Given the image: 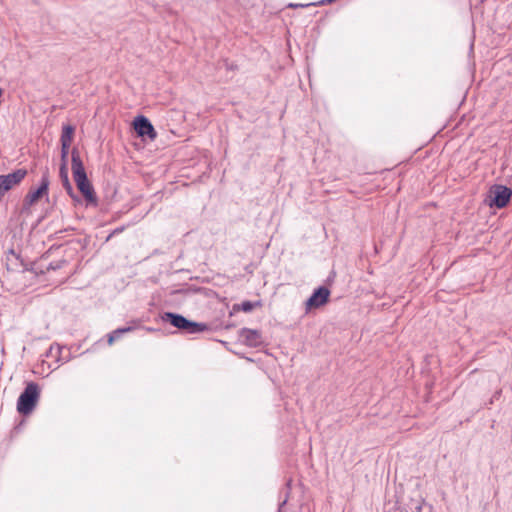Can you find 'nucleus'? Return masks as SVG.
I'll use <instances>...</instances> for the list:
<instances>
[{
    "instance_id": "1",
    "label": "nucleus",
    "mask_w": 512,
    "mask_h": 512,
    "mask_svg": "<svg viewBox=\"0 0 512 512\" xmlns=\"http://www.w3.org/2000/svg\"><path fill=\"white\" fill-rule=\"evenodd\" d=\"M72 173L76 182L77 188L85 197L88 202H95V194L92 185L90 184L87 174L81 160L77 148H73L71 152Z\"/></svg>"
},
{
    "instance_id": "2",
    "label": "nucleus",
    "mask_w": 512,
    "mask_h": 512,
    "mask_svg": "<svg viewBox=\"0 0 512 512\" xmlns=\"http://www.w3.org/2000/svg\"><path fill=\"white\" fill-rule=\"evenodd\" d=\"M162 320L187 334H198L209 330L206 323L194 322L173 312H165L162 315Z\"/></svg>"
},
{
    "instance_id": "3",
    "label": "nucleus",
    "mask_w": 512,
    "mask_h": 512,
    "mask_svg": "<svg viewBox=\"0 0 512 512\" xmlns=\"http://www.w3.org/2000/svg\"><path fill=\"white\" fill-rule=\"evenodd\" d=\"M40 397V389L37 383L29 382L17 400V410L22 415H29Z\"/></svg>"
},
{
    "instance_id": "4",
    "label": "nucleus",
    "mask_w": 512,
    "mask_h": 512,
    "mask_svg": "<svg viewBox=\"0 0 512 512\" xmlns=\"http://www.w3.org/2000/svg\"><path fill=\"white\" fill-rule=\"evenodd\" d=\"M511 196V189L503 185H495L490 190L491 199L488 204L490 207L503 208L509 203Z\"/></svg>"
},
{
    "instance_id": "5",
    "label": "nucleus",
    "mask_w": 512,
    "mask_h": 512,
    "mask_svg": "<svg viewBox=\"0 0 512 512\" xmlns=\"http://www.w3.org/2000/svg\"><path fill=\"white\" fill-rule=\"evenodd\" d=\"M26 174L27 171L25 169H17L12 173L0 175V201L7 191L18 185L25 178Z\"/></svg>"
},
{
    "instance_id": "6",
    "label": "nucleus",
    "mask_w": 512,
    "mask_h": 512,
    "mask_svg": "<svg viewBox=\"0 0 512 512\" xmlns=\"http://www.w3.org/2000/svg\"><path fill=\"white\" fill-rule=\"evenodd\" d=\"M329 296L330 291L327 287H318L305 302L306 310L309 311L325 305L329 300Z\"/></svg>"
},
{
    "instance_id": "7",
    "label": "nucleus",
    "mask_w": 512,
    "mask_h": 512,
    "mask_svg": "<svg viewBox=\"0 0 512 512\" xmlns=\"http://www.w3.org/2000/svg\"><path fill=\"white\" fill-rule=\"evenodd\" d=\"M49 183V173L48 170H46L42 174L39 187L34 191H30L26 195L24 199V204L27 206H31L34 203H36L40 198H42L45 194H47Z\"/></svg>"
},
{
    "instance_id": "8",
    "label": "nucleus",
    "mask_w": 512,
    "mask_h": 512,
    "mask_svg": "<svg viewBox=\"0 0 512 512\" xmlns=\"http://www.w3.org/2000/svg\"><path fill=\"white\" fill-rule=\"evenodd\" d=\"M133 126L137 134L141 137L147 136L151 140L155 139L157 133L151 122L145 116H137L134 119Z\"/></svg>"
},
{
    "instance_id": "9",
    "label": "nucleus",
    "mask_w": 512,
    "mask_h": 512,
    "mask_svg": "<svg viewBox=\"0 0 512 512\" xmlns=\"http://www.w3.org/2000/svg\"><path fill=\"white\" fill-rule=\"evenodd\" d=\"M240 337L245 344L256 347L261 343V335L257 330L243 328L240 330Z\"/></svg>"
},
{
    "instance_id": "10",
    "label": "nucleus",
    "mask_w": 512,
    "mask_h": 512,
    "mask_svg": "<svg viewBox=\"0 0 512 512\" xmlns=\"http://www.w3.org/2000/svg\"><path fill=\"white\" fill-rule=\"evenodd\" d=\"M59 176H60V179L62 181L64 188L67 190L68 193H71L73 188L69 181L68 168H67L66 163L61 164L60 169H59Z\"/></svg>"
},
{
    "instance_id": "11",
    "label": "nucleus",
    "mask_w": 512,
    "mask_h": 512,
    "mask_svg": "<svg viewBox=\"0 0 512 512\" xmlns=\"http://www.w3.org/2000/svg\"><path fill=\"white\" fill-rule=\"evenodd\" d=\"M73 135H74V127H72L70 125L64 126L62 129V134H61V138H60L61 146H66V145L70 146Z\"/></svg>"
},
{
    "instance_id": "12",
    "label": "nucleus",
    "mask_w": 512,
    "mask_h": 512,
    "mask_svg": "<svg viewBox=\"0 0 512 512\" xmlns=\"http://www.w3.org/2000/svg\"><path fill=\"white\" fill-rule=\"evenodd\" d=\"M132 330H133V328L130 327V326L129 327L118 328V329L114 330L113 332H111L108 335V344L112 345L116 341V334H124V333L130 332Z\"/></svg>"
},
{
    "instance_id": "13",
    "label": "nucleus",
    "mask_w": 512,
    "mask_h": 512,
    "mask_svg": "<svg viewBox=\"0 0 512 512\" xmlns=\"http://www.w3.org/2000/svg\"><path fill=\"white\" fill-rule=\"evenodd\" d=\"M259 305V302L244 301L241 303V310L244 312H251L256 306Z\"/></svg>"
},
{
    "instance_id": "14",
    "label": "nucleus",
    "mask_w": 512,
    "mask_h": 512,
    "mask_svg": "<svg viewBox=\"0 0 512 512\" xmlns=\"http://www.w3.org/2000/svg\"><path fill=\"white\" fill-rule=\"evenodd\" d=\"M69 147H70L69 145L61 146V160H62V163H66L67 164V156H68Z\"/></svg>"
},
{
    "instance_id": "15",
    "label": "nucleus",
    "mask_w": 512,
    "mask_h": 512,
    "mask_svg": "<svg viewBox=\"0 0 512 512\" xmlns=\"http://www.w3.org/2000/svg\"><path fill=\"white\" fill-rule=\"evenodd\" d=\"M65 261L62 260V261H58L56 263H50L49 266L47 267L48 270H57V269H60L63 267Z\"/></svg>"
},
{
    "instance_id": "16",
    "label": "nucleus",
    "mask_w": 512,
    "mask_h": 512,
    "mask_svg": "<svg viewBox=\"0 0 512 512\" xmlns=\"http://www.w3.org/2000/svg\"><path fill=\"white\" fill-rule=\"evenodd\" d=\"M285 504H286V500H284V501L280 504L279 509H278V512H281V508H282V506H284Z\"/></svg>"
},
{
    "instance_id": "17",
    "label": "nucleus",
    "mask_w": 512,
    "mask_h": 512,
    "mask_svg": "<svg viewBox=\"0 0 512 512\" xmlns=\"http://www.w3.org/2000/svg\"><path fill=\"white\" fill-rule=\"evenodd\" d=\"M123 334H116V340L119 339Z\"/></svg>"
},
{
    "instance_id": "18",
    "label": "nucleus",
    "mask_w": 512,
    "mask_h": 512,
    "mask_svg": "<svg viewBox=\"0 0 512 512\" xmlns=\"http://www.w3.org/2000/svg\"><path fill=\"white\" fill-rule=\"evenodd\" d=\"M122 229H116L114 233L120 232Z\"/></svg>"
},
{
    "instance_id": "19",
    "label": "nucleus",
    "mask_w": 512,
    "mask_h": 512,
    "mask_svg": "<svg viewBox=\"0 0 512 512\" xmlns=\"http://www.w3.org/2000/svg\"><path fill=\"white\" fill-rule=\"evenodd\" d=\"M2 93H3V92H2V89L0 88V97L2 96Z\"/></svg>"
}]
</instances>
